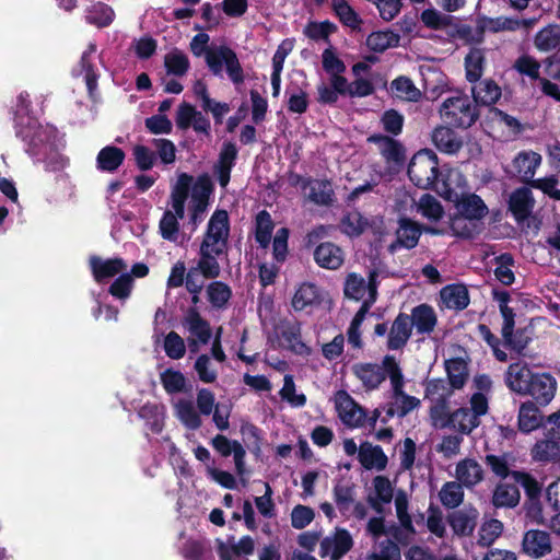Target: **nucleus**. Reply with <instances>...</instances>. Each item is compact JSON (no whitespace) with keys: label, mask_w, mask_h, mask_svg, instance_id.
Segmentation results:
<instances>
[{"label":"nucleus","mask_w":560,"mask_h":560,"mask_svg":"<svg viewBox=\"0 0 560 560\" xmlns=\"http://www.w3.org/2000/svg\"><path fill=\"white\" fill-rule=\"evenodd\" d=\"M538 404L534 401L522 402L517 413V428L524 434H528L544 425L545 416Z\"/></svg>","instance_id":"nucleus-19"},{"label":"nucleus","mask_w":560,"mask_h":560,"mask_svg":"<svg viewBox=\"0 0 560 560\" xmlns=\"http://www.w3.org/2000/svg\"><path fill=\"white\" fill-rule=\"evenodd\" d=\"M337 25L329 20L323 22L311 21L304 27V35L312 40H324L330 45L329 36L336 33Z\"/></svg>","instance_id":"nucleus-48"},{"label":"nucleus","mask_w":560,"mask_h":560,"mask_svg":"<svg viewBox=\"0 0 560 560\" xmlns=\"http://www.w3.org/2000/svg\"><path fill=\"white\" fill-rule=\"evenodd\" d=\"M353 374L362 382L366 390H375L386 380L384 365L376 363H357L352 366Z\"/></svg>","instance_id":"nucleus-22"},{"label":"nucleus","mask_w":560,"mask_h":560,"mask_svg":"<svg viewBox=\"0 0 560 560\" xmlns=\"http://www.w3.org/2000/svg\"><path fill=\"white\" fill-rule=\"evenodd\" d=\"M523 23L525 24L526 22L523 21ZM521 24L522 21L518 19L506 16L489 18L481 15L476 20L475 39L477 43H481L487 31L491 33H499L502 31H516Z\"/></svg>","instance_id":"nucleus-13"},{"label":"nucleus","mask_w":560,"mask_h":560,"mask_svg":"<svg viewBox=\"0 0 560 560\" xmlns=\"http://www.w3.org/2000/svg\"><path fill=\"white\" fill-rule=\"evenodd\" d=\"M213 189V183L209 175H199L191 188V203L208 208Z\"/></svg>","instance_id":"nucleus-45"},{"label":"nucleus","mask_w":560,"mask_h":560,"mask_svg":"<svg viewBox=\"0 0 560 560\" xmlns=\"http://www.w3.org/2000/svg\"><path fill=\"white\" fill-rule=\"evenodd\" d=\"M207 230L220 238L229 242L230 219L226 210L217 209L207 224Z\"/></svg>","instance_id":"nucleus-54"},{"label":"nucleus","mask_w":560,"mask_h":560,"mask_svg":"<svg viewBox=\"0 0 560 560\" xmlns=\"http://www.w3.org/2000/svg\"><path fill=\"white\" fill-rule=\"evenodd\" d=\"M530 455L536 462H557L560 458V443L553 439L545 436V439L538 440L533 445Z\"/></svg>","instance_id":"nucleus-34"},{"label":"nucleus","mask_w":560,"mask_h":560,"mask_svg":"<svg viewBox=\"0 0 560 560\" xmlns=\"http://www.w3.org/2000/svg\"><path fill=\"white\" fill-rule=\"evenodd\" d=\"M183 325L188 331L197 338L188 339L189 347H197V343L207 345L212 337V329L210 323L205 319L196 307H189L184 316Z\"/></svg>","instance_id":"nucleus-12"},{"label":"nucleus","mask_w":560,"mask_h":560,"mask_svg":"<svg viewBox=\"0 0 560 560\" xmlns=\"http://www.w3.org/2000/svg\"><path fill=\"white\" fill-rule=\"evenodd\" d=\"M448 382L443 378H432L425 384L424 398L438 404L436 407L446 408L447 398L452 395Z\"/></svg>","instance_id":"nucleus-36"},{"label":"nucleus","mask_w":560,"mask_h":560,"mask_svg":"<svg viewBox=\"0 0 560 560\" xmlns=\"http://www.w3.org/2000/svg\"><path fill=\"white\" fill-rule=\"evenodd\" d=\"M420 20L428 28L439 31L451 25L452 16L429 8L421 12Z\"/></svg>","instance_id":"nucleus-63"},{"label":"nucleus","mask_w":560,"mask_h":560,"mask_svg":"<svg viewBox=\"0 0 560 560\" xmlns=\"http://www.w3.org/2000/svg\"><path fill=\"white\" fill-rule=\"evenodd\" d=\"M399 40V35L390 30L377 31L368 36L366 46L374 52H384L390 47H397Z\"/></svg>","instance_id":"nucleus-42"},{"label":"nucleus","mask_w":560,"mask_h":560,"mask_svg":"<svg viewBox=\"0 0 560 560\" xmlns=\"http://www.w3.org/2000/svg\"><path fill=\"white\" fill-rule=\"evenodd\" d=\"M445 371L451 388L462 389L468 380V365L463 358L445 360Z\"/></svg>","instance_id":"nucleus-35"},{"label":"nucleus","mask_w":560,"mask_h":560,"mask_svg":"<svg viewBox=\"0 0 560 560\" xmlns=\"http://www.w3.org/2000/svg\"><path fill=\"white\" fill-rule=\"evenodd\" d=\"M89 265L94 280L104 283L127 269L126 261L120 257L102 259L98 256H91Z\"/></svg>","instance_id":"nucleus-15"},{"label":"nucleus","mask_w":560,"mask_h":560,"mask_svg":"<svg viewBox=\"0 0 560 560\" xmlns=\"http://www.w3.org/2000/svg\"><path fill=\"white\" fill-rule=\"evenodd\" d=\"M390 89L398 98L408 102H418L421 97V92L413 84L412 80L406 75H399L390 83Z\"/></svg>","instance_id":"nucleus-47"},{"label":"nucleus","mask_w":560,"mask_h":560,"mask_svg":"<svg viewBox=\"0 0 560 560\" xmlns=\"http://www.w3.org/2000/svg\"><path fill=\"white\" fill-rule=\"evenodd\" d=\"M440 298L445 307L455 311L465 310L470 302L467 288L460 283L447 284L442 288Z\"/></svg>","instance_id":"nucleus-27"},{"label":"nucleus","mask_w":560,"mask_h":560,"mask_svg":"<svg viewBox=\"0 0 560 560\" xmlns=\"http://www.w3.org/2000/svg\"><path fill=\"white\" fill-rule=\"evenodd\" d=\"M421 234L422 224L408 217L399 218L396 240L389 245V252L395 253L397 248H415L418 245Z\"/></svg>","instance_id":"nucleus-9"},{"label":"nucleus","mask_w":560,"mask_h":560,"mask_svg":"<svg viewBox=\"0 0 560 560\" xmlns=\"http://www.w3.org/2000/svg\"><path fill=\"white\" fill-rule=\"evenodd\" d=\"M115 18V12L108 4L104 2L93 3L86 9L85 21L98 28L109 26Z\"/></svg>","instance_id":"nucleus-39"},{"label":"nucleus","mask_w":560,"mask_h":560,"mask_svg":"<svg viewBox=\"0 0 560 560\" xmlns=\"http://www.w3.org/2000/svg\"><path fill=\"white\" fill-rule=\"evenodd\" d=\"M370 223L361 212L354 210L347 212L340 220V231L349 237H359L369 228Z\"/></svg>","instance_id":"nucleus-41"},{"label":"nucleus","mask_w":560,"mask_h":560,"mask_svg":"<svg viewBox=\"0 0 560 560\" xmlns=\"http://www.w3.org/2000/svg\"><path fill=\"white\" fill-rule=\"evenodd\" d=\"M441 503L447 509L458 508L464 500L462 483L447 481L443 485L439 493Z\"/></svg>","instance_id":"nucleus-53"},{"label":"nucleus","mask_w":560,"mask_h":560,"mask_svg":"<svg viewBox=\"0 0 560 560\" xmlns=\"http://www.w3.org/2000/svg\"><path fill=\"white\" fill-rule=\"evenodd\" d=\"M409 318L419 335L432 334L438 325L436 313L434 308L427 303L415 306L411 310Z\"/></svg>","instance_id":"nucleus-24"},{"label":"nucleus","mask_w":560,"mask_h":560,"mask_svg":"<svg viewBox=\"0 0 560 560\" xmlns=\"http://www.w3.org/2000/svg\"><path fill=\"white\" fill-rule=\"evenodd\" d=\"M332 493L339 512L343 516L347 515L354 503V486L337 483L332 489Z\"/></svg>","instance_id":"nucleus-56"},{"label":"nucleus","mask_w":560,"mask_h":560,"mask_svg":"<svg viewBox=\"0 0 560 560\" xmlns=\"http://www.w3.org/2000/svg\"><path fill=\"white\" fill-rule=\"evenodd\" d=\"M503 532V523L497 518L485 522L479 529L478 544L482 547L491 546Z\"/></svg>","instance_id":"nucleus-58"},{"label":"nucleus","mask_w":560,"mask_h":560,"mask_svg":"<svg viewBox=\"0 0 560 560\" xmlns=\"http://www.w3.org/2000/svg\"><path fill=\"white\" fill-rule=\"evenodd\" d=\"M520 499V490L515 485L500 482L494 488L492 504L495 508H515Z\"/></svg>","instance_id":"nucleus-37"},{"label":"nucleus","mask_w":560,"mask_h":560,"mask_svg":"<svg viewBox=\"0 0 560 560\" xmlns=\"http://www.w3.org/2000/svg\"><path fill=\"white\" fill-rule=\"evenodd\" d=\"M454 206L458 214L457 218L468 221H480L489 211L482 198L475 192L456 195Z\"/></svg>","instance_id":"nucleus-10"},{"label":"nucleus","mask_w":560,"mask_h":560,"mask_svg":"<svg viewBox=\"0 0 560 560\" xmlns=\"http://www.w3.org/2000/svg\"><path fill=\"white\" fill-rule=\"evenodd\" d=\"M331 9L342 25L360 31L363 21L347 0H332Z\"/></svg>","instance_id":"nucleus-40"},{"label":"nucleus","mask_w":560,"mask_h":560,"mask_svg":"<svg viewBox=\"0 0 560 560\" xmlns=\"http://www.w3.org/2000/svg\"><path fill=\"white\" fill-rule=\"evenodd\" d=\"M535 198L529 187L514 189L508 200V210L517 223L525 222L533 213Z\"/></svg>","instance_id":"nucleus-8"},{"label":"nucleus","mask_w":560,"mask_h":560,"mask_svg":"<svg viewBox=\"0 0 560 560\" xmlns=\"http://www.w3.org/2000/svg\"><path fill=\"white\" fill-rule=\"evenodd\" d=\"M421 214L432 221H439L444 214L441 202L432 195L424 194L419 201Z\"/></svg>","instance_id":"nucleus-60"},{"label":"nucleus","mask_w":560,"mask_h":560,"mask_svg":"<svg viewBox=\"0 0 560 560\" xmlns=\"http://www.w3.org/2000/svg\"><path fill=\"white\" fill-rule=\"evenodd\" d=\"M485 55L479 48H471L465 57L466 79L470 83L480 80L483 72Z\"/></svg>","instance_id":"nucleus-46"},{"label":"nucleus","mask_w":560,"mask_h":560,"mask_svg":"<svg viewBox=\"0 0 560 560\" xmlns=\"http://www.w3.org/2000/svg\"><path fill=\"white\" fill-rule=\"evenodd\" d=\"M409 179L421 189H429L439 179V159L429 149L420 150L410 160L407 168Z\"/></svg>","instance_id":"nucleus-3"},{"label":"nucleus","mask_w":560,"mask_h":560,"mask_svg":"<svg viewBox=\"0 0 560 560\" xmlns=\"http://www.w3.org/2000/svg\"><path fill=\"white\" fill-rule=\"evenodd\" d=\"M232 289L223 281H212L207 287V298L213 308L223 310L232 298Z\"/></svg>","instance_id":"nucleus-44"},{"label":"nucleus","mask_w":560,"mask_h":560,"mask_svg":"<svg viewBox=\"0 0 560 560\" xmlns=\"http://www.w3.org/2000/svg\"><path fill=\"white\" fill-rule=\"evenodd\" d=\"M479 517V512L472 505H465L463 509L454 510L446 515V522L454 535L459 537L471 536Z\"/></svg>","instance_id":"nucleus-7"},{"label":"nucleus","mask_w":560,"mask_h":560,"mask_svg":"<svg viewBox=\"0 0 560 560\" xmlns=\"http://www.w3.org/2000/svg\"><path fill=\"white\" fill-rule=\"evenodd\" d=\"M164 66L168 74L183 77L189 70L190 62L182 50L175 48L165 55Z\"/></svg>","instance_id":"nucleus-52"},{"label":"nucleus","mask_w":560,"mask_h":560,"mask_svg":"<svg viewBox=\"0 0 560 560\" xmlns=\"http://www.w3.org/2000/svg\"><path fill=\"white\" fill-rule=\"evenodd\" d=\"M335 402L338 416L343 423L351 427H362L364 424L366 412L348 392L338 390Z\"/></svg>","instance_id":"nucleus-6"},{"label":"nucleus","mask_w":560,"mask_h":560,"mask_svg":"<svg viewBox=\"0 0 560 560\" xmlns=\"http://www.w3.org/2000/svg\"><path fill=\"white\" fill-rule=\"evenodd\" d=\"M456 477L459 483L471 488L483 479V469L476 459L465 458L456 465Z\"/></svg>","instance_id":"nucleus-30"},{"label":"nucleus","mask_w":560,"mask_h":560,"mask_svg":"<svg viewBox=\"0 0 560 560\" xmlns=\"http://www.w3.org/2000/svg\"><path fill=\"white\" fill-rule=\"evenodd\" d=\"M354 541L348 529L336 527L334 532L319 541V557L341 560L352 548Z\"/></svg>","instance_id":"nucleus-5"},{"label":"nucleus","mask_w":560,"mask_h":560,"mask_svg":"<svg viewBox=\"0 0 560 560\" xmlns=\"http://www.w3.org/2000/svg\"><path fill=\"white\" fill-rule=\"evenodd\" d=\"M506 387L518 395L530 396L532 401L546 407L555 398L557 380L548 372H534L525 362L511 363L504 374Z\"/></svg>","instance_id":"nucleus-1"},{"label":"nucleus","mask_w":560,"mask_h":560,"mask_svg":"<svg viewBox=\"0 0 560 560\" xmlns=\"http://www.w3.org/2000/svg\"><path fill=\"white\" fill-rule=\"evenodd\" d=\"M313 255L315 262L325 269L336 270L343 264V250L331 242L320 243Z\"/></svg>","instance_id":"nucleus-25"},{"label":"nucleus","mask_w":560,"mask_h":560,"mask_svg":"<svg viewBox=\"0 0 560 560\" xmlns=\"http://www.w3.org/2000/svg\"><path fill=\"white\" fill-rule=\"evenodd\" d=\"M161 383L167 394H176L184 392L186 378L182 372L166 369L161 374Z\"/></svg>","instance_id":"nucleus-62"},{"label":"nucleus","mask_w":560,"mask_h":560,"mask_svg":"<svg viewBox=\"0 0 560 560\" xmlns=\"http://www.w3.org/2000/svg\"><path fill=\"white\" fill-rule=\"evenodd\" d=\"M126 153L121 148L106 145L100 150L96 156L97 170L106 173H114L124 163Z\"/></svg>","instance_id":"nucleus-29"},{"label":"nucleus","mask_w":560,"mask_h":560,"mask_svg":"<svg viewBox=\"0 0 560 560\" xmlns=\"http://www.w3.org/2000/svg\"><path fill=\"white\" fill-rule=\"evenodd\" d=\"M310 188L308 199L317 206L330 207L335 201V191L329 179L305 178L302 189Z\"/></svg>","instance_id":"nucleus-20"},{"label":"nucleus","mask_w":560,"mask_h":560,"mask_svg":"<svg viewBox=\"0 0 560 560\" xmlns=\"http://www.w3.org/2000/svg\"><path fill=\"white\" fill-rule=\"evenodd\" d=\"M412 324L409 315L400 312L393 322L388 334L387 347L390 350L404 348L412 334Z\"/></svg>","instance_id":"nucleus-21"},{"label":"nucleus","mask_w":560,"mask_h":560,"mask_svg":"<svg viewBox=\"0 0 560 560\" xmlns=\"http://www.w3.org/2000/svg\"><path fill=\"white\" fill-rule=\"evenodd\" d=\"M440 114L448 126L463 129L471 127L480 116L476 103L466 95L446 98Z\"/></svg>","instance_id":"nucleus-4"},{"label":"nucleus","mask_w":560,"mask_h":560,"mask_svg":"<svg viewBox=\"0 0 560 560\" xmlns=\"http://www.w3.org/2000/svg\"><path fill=\"white\" fill-rule=\"evenodd\" d=\"M373 487L375 495H370L368 498V502L372 509H374L376 512H381L383 504H388L392 502L394 488L388 477L383 475H378L373 478Z\"/></svg>","instance_id":"nucleus-32"},{"label":"nucleus","mask_w":560,"mask_h":560,"mask_svg":"<svg viewBox=\"0 0 560 560\" xmlns=\"http://www.w3.org/2000/svg\"><path fill=\"white\" fill-rule=\"evenodd\" d=\"M210 37L206 33L201 32L195 35L190 42L192 54L197 57L205 54L207 66L214 75H221L223 66H225L230 80L236 85L243 83L244 71L236 52L225 45L209 48L207 46Z\"/></svg>","instance_id":"nucleus-2"},{"label":"nucleus","mask_w":560,"mask_h":560,"mask_svg":"<svg viewBox=\"0 0 560 560\" xmlns=\"http://www.w3.org/2000/svg\"><path fill=\"white\" fill-rule=\"evenodd\" d=\"M358 459L366 470H384L388 464V457L380 445H372L369 442L361 443Z\"/></svg>","instance_id":"nucleus-26"},{"label":"nucleus","mask_w":560,"mask_h":560,"mask_svg":"<svg viewBox=\"0 0 560 560\" xmlns=\"http://www.w3.org/2000/svg\"><path fill=\"white\" fill-rule=\"evenodd\" d=\"M511 477L524 489L527 498L526 500L541 498V483L532 474L527 471L513 470Z\"/></svg>","instance_id":"nucleus-51"},{"label":"nucleus","mask_w":560,"mask_h":560,"mask_svg":"<svg viewBox=\"0 0 560 560\" xmlns=\"http://www.w3.org/2000/svg\"><path fill=\"white\" fill-rule=\"evenodd\" d=\"M368 141L378 145L381 155L387 163L402 166L406 162V149L402 143L390 136L374 133L368 138Z\"/></svg>","instance_id":"nucleus-11"},{"label":"nucleus","mask_w":560,"mask_h":560,"mask_svg":"<svg viewBox=\"0 0 560 560\" xmlns=\"http://www.w3.org/2000/svg\"><path fill=\"white\" fill-rule=\"evenodd\" d=\"M280 336L285 342V348L296 355L308 357L312 353L308 347L302 340V324L294 320H284L280 326Z\"/></svg>","instance_id":"nucleus-14"},{"label":"nucleus","mask_w":560,"mask_h":560,"mask_svg":"<svg viewBox=\"0 0 560 560\" xmlns=\"http://www.w3.org/2000/svg\"><path fill=\"white\" fill-rule=\"evenodd\" d=\"M534 45L541 52L560 49V25L551 23L539 30L534 36Z\"/></svg>","instance_id":"nucleus-33"},{"label":"nucleus","mask_w":560,"mask_h":560,"mask_svg":"<svg viewBox=\"0 0 560 560\" xmlns=\"http://www.w3.org/2000/svg\"><path fill=\"white\" fill-rule=\"evenodd\" d=\"M497 267L494 269L495 278L504 285H511L515 276L511 267L514 265V258L510 253H503L494 258Z\"/></svg>","instance_id":"nucleus-55"},{"label":"nucleus","mask_w":560,"mask_h":560,"mask_svg":"<svg viewBox=\"0 0 560 560\" xmlns=\"http://www.w3.org/2000/svg\"><path fill=\"white\" fill-rule=\"evenodd\" d=\"M381 124L387 136L397 137L402 132L405 117L394 108L386 109L381 116Z\"/></svg>","instance_id":"nucleus-57"},{"label":"nucleus","mask_w":560,"mask_h":560,"mask_svg":"<svg viewBox=\"0 0 560 560\" xmlns=\"http://www.w3.org/2000/svg\"><path fill=\"white\" fill-rule=\"evenodd\" d=\"M512 68L521 75L529 78L532 81H539L540 77V62L528 54H523L515 59Z\"/></svg>","instance_id":"nucleus-50"},{"label":"nucleus","mask_w":560,"mask_h":560,"mask_svg":"<svg viewBox=\"0 0 560 560\" xmlns=\"http://www.w3.org/2000/svg\"><path fill=\"white\" fill-rule=\"evenodd\" d=\"M522 549L528 556L540 558L548 555L551 549V537L546 530L529 529L524 534Z\"/></svg>","instance_id":"nucleus-18"},{"label":"nucleus","mask_w":560,"mask_h":560,"mask_svg":"<svg viewBox=\"0 0 560 560\" xmlns=\"http://www.w3.org/2000/svg\"><path fill=\"white\" fill-rule=\"evenodd\" d=\"M273 229L275 223L271 214L267 210L259 211L255 221V240L260 247L269 246Z\"/></svg>","instance_id":"nucleus-43"},{"label":"nucleus","mask_w":560,"mask_h":560,"mask_svg":"<svg viewBox=\"0 0 560 560\" xmlns=\"http://www.w3.org/2000/svg\"><path fill=\"white\" fill-rule=\"evenodd\" d=\"M133 278L128 272H120L108 288V293L116 299L126 300L133 289Z\"/></svg>","instance_id":"nucleus-59"},{"label":"nucleus","mask_w":560,"mask_h":560,"mask_svg":"<svg viewBox=\"0 0 560 560\" xmlns=\"http://www.w3.org/2000/svg\"><path fill=\"white\" fill-rule=\"evenodd\" d=\"M222 254H214L209 249L199 248L197 266L194 267L206 279H217L221 273L218 258Z\"/></svg>","instance_id":"nucleus-38"},{"label":"nucleus","mask_w":560,"mask_h":560,"mask_svg":"<svg viewBox=\"0 0 560 560\" xmlns=\"http://www.w3.org/2000/svg\"><path fill=\"white\" fill-rule=\"evenodd\" d=\"M434 147L444 154L455 155L464 145L462 137L448 126L440 125L431 133Z\"/></svg>","instance_id":"nucleus-16"},{"label":"nucleus","mask_w":560,"mask_h":560,"mask_svg":"<svg viewBox=\"0 0 560 560\" xmlns=\"http://www.w3.org/2000/svg\"><path fill=\"white\" fill-rule=\"evenodd\" d=\"M471 93L476 105L491 106L499 101L502 91L494 80L485 79L476 82Z\"/></svg>","instance_id":"nucleus-28"},{"label":"nucleus","mask_w":560,"mask_h":560,"mask_svg":"<svg viewBox=\"0 0 560 560\" xmlns=\"http://www.w3.org/2000/svg\"><path fill=\"white\" fill-rule=\"evenodd\" d=\"M479 424L480 419H477L474 412H470V409L467 407H462L451 412L445 422L446 427L456 429L462 434H470Z\"/></svg>","instance_id":"nucleus-31"},{"label":"nucleus","mask_w":560,"mask_h":560,"mask_svg":"<svg viewBox=\"0 0 560 560\" xmlns=\"http://www.w3.org/2000/svg\"><path fill=\"white\" fill-rule=\"evenodd\" d=\"M323 302L320 289L313 282H303L295 290L291 301L294 311L301 312L307 307L319 306Z\"/></svg>","instance_id":"nucleus-23"},{"label":"nucleus","mask_w":560,"mask_h":560,"mask_svg":"<svg viewBox=\"0 0 560 560\" xmlns=\"http://www.w3.org/2000/svg\"><path fill=\"white\" fill-rule=\"evenodd\" d=\"M178 417L180 421L190 430H197L201 427L202 421L200 412L196 411L192 404L188 400H180L177 405Z\"/></svg>","instance_id":"nucleus-61"},{"label":"nucleus","mask_w":560,"mask_h":560,"mask_svg":"<svg viewBox=\"0 0 560 560\" xmlns=\"http://www.w3.org/2000/svg\"><path fill=\"white\" fill-rule=\"evenodd\" d=\"M160 234L162 238L176 242L179 233V223L176 215L171 210H166L159 223Z\"/></svg>","instance_id":"nucleus-64"},{"label":"nucleus","mask_w":560,"mask_h":560,"mask_svg":"<svg viewBox=\"0 0 560 560\" xmlns=\"http://www.w3.org/2000/svg\"><path fill=\"white\" fill-rule=\"evenodd\" d=\"M383 365L386 371V377L388 376L393 387V398L401 396L404 392V375L399 364L397 363L394 355H385L383 358Z\"/></svg>","instance_id":"nucleus-49"},{"label":"nucleus","mask_w":560,"mask_h":560,"mask_svg":"<svg viewBox=\"0 0 560 560\" xmlns=\"http://www.w3.org/2000/svg\"><path fill=\"white\" fill-rule=\"evenodd\" d=\"M541 164V155L534 151H521L512 161L513 176L528 185L533 180L537 167Z\"/></svg>","instance_id":"nucleus-17"}]
</instances>
